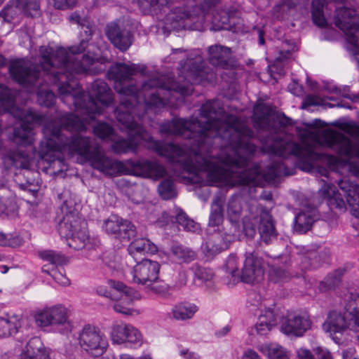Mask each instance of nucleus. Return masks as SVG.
<instances>
[{
	"label": "nucleus",
	"mask_w": 359,
	"mask_h": 359,
	"mask_svg": "<svg viewBox=\"0 0 359 359\" xmlns=\"http://www.w3.org/2000/svg\"><path fill=\"white\" fill-rule=\"evenodd\" d=\"M68 54L64 48L54 50L49 46L39 48L40 64L32 67L25 60H16L11 62L9 72L17 83L26 88L29 93H36L37 101L41 106L50 107L55 103V96L49 89V83L58 85V93L62 102L73 104L77 109L83 110V119L73 114L62 116L59 122L55 121L44 123L42 131L44 139L41 142L39 156L41 159L63 164V152L77 154L83 157L95 170L105 175H116L126 174L128 168L143 175L156 178L166 174L165 168L159 163L148 160H128L126 162L113 160L107 156L100 146L93 145L88 137L80 134L65 135L62 130L69 132L86 130V125L102 112L98 105H108L113 100V94L107 83L100 79L95 80L91 85L89 94L80 90L79 84L74 81V74L85 72L92 60L84 57L82 62H78L70 67L65 62Z\"/></svg>",
	"instance_id": "nucleus-1"
},
{
	"label": "nucleus",
	"mask_w": 359,
	"mask_h": 359,
	"mask_svg": "<svg viewBox=\"0 0 359 359\" xmlns=\"http://www.w3.org/2000/svg\"><path fill=\"white\" fill-rule=\"evenodd\" d=\"M133 124L117 121L128 132V139H116L111 148L115 153L136 151L141 140L158 156L165 157L182 172L196 174L206 172L210 183H226L232 185H249L260 173L259 167L245 169L248 166L256 147L250 142L254 133L239 119L224 114L218 101H208L200 109V119L175 118L160 126L163 135L180 136L191 140V147L186 149L173 143L155 140L142 126L135 121L140 118L145 111L125 110Z\"/></svg>",
	"instance_id": "nucleus-2"
},
{
	"label": "nucleus",
	"mask_w": 359,
	"mask_h": 359,
	"mask_svg": "<svg viewBox=\"0 0 359 359\" xmlns=\"http://www.w3.org/2000/svg\"><path fill=\"white\" fill-rule=\"evenodd\" d=\"M137 72L135 65L116 63L108 70L109 79L114 81V89L121 95L120 104L115 109L116 118L127 124H133L129 114L125 110L135 111L146 109L149 107H163L169 105L178 106L184 102V96L191 95L194 90L192 86L203 81L212 82L216 80V73L205 66L201 56L188 57L181 62L179 79L183 84L176 82L172 78L161 76L149 79L138 90L135 85L125 86L124 83L131 80Z\"/></svg>",
	"instance_id": "nucleus-3"
},
{
	"label": "nucleus",
	"mask_w": 359,
	"mask_h": 359,
	"mask_svg": "<svg viewBox=\"0 0 359 359\" xmlns=\"http://www.w3.org/2000/svg\"><path fill=\"white\" fill-rule=\"evenodd\" d=\"M193 1L196 5L191 9L189 7H180L168 13L166 20L170 22L172 28L199 29L205 22H210L216 29H226L234 23L226 11H217L212 15L209 13L211 8L220 0Z\"/></svg>",
	"instance_id": "nucleus-4"
},
{
	"label": "nucleus",
	"mask_w": 359,
	"mask_h": 359,
	"mask_svg": "<svg viewBox=\"0 0 359 359\" xmlns=\"http://www.w3.org/2000/svg\"><path fill=\"white\" fill-rule=\"evenodd\" d=\"M8 91L13 99V103L8 108L1 110V114L11 113L14 117L20 120V126L14 128V141L19 144L29 145L34 140V131L30 126L32 123H42L45 121V116L39 114L31 109H25L15 105V97L13 93L3 84H0V97H6L5 91Z\"/></svg>",
	"instance_id": "nucleus-5"
},
{
	"label": "nucleus",
	"mask_w": 359,
	"mask_h": 359,
	"mask_svg": "<svg viewBox=\"0 0 359 359\" xmlns=\"http://www.w3.org/2000/svg\"><path fill=\"white\" fill-rule=\"evenodd\" d=\"M344 313L330 311L323 324L325 331L331 334L349 330L359 333V292H351L346 299Z\"/></svg>",
	"instance_id": "nucleus-6"
},
{
	"label": "nucleus",
	"mask_w": 359,
	"mask_h": 359,
	"mask_svg": "<svg viewBox=\"0 0 359 359\" xmlns=\"http://www.w3.org/2000/svg\"><path fill=\"white\" fill-rule=\"evenodd\" d=\"M264 147L269 152L284 158L293 155L299 160V163L302 164V170H310L315 160L320 158V154L314 151L312 145L309 144H299L293 142H284L282 138L276 137L268 139Z\"/></svg>",
	"instance_id": "nucleus-7"
},
{
	"label": "nucleus",
	"mask_w": 359,
	"mask_h": 359,
	"mask_svg": "<svg viewBox=\"0 0 359 359\" xmlns=\"http://www.w3.org/2000/svg\"><path fill=\"white\" fill-rule=\"evenodd\" d=\"M86 222L77 215L69 213L60 222L58 231L62 237L67 239L68 245L75 250H81L89 245V235Z\"/></svg>",
	"instance_id": "nucleus-8"
},
{
	"label": "nucleus",
	"mask_w": 359,
	"mask_h": 359,
	"mask_svg": "<svg viewBox=\"0 0 359 359\" xmlns=\"http://www.w3.org/2000/svg\"><path fill=\"white\" fill-rule=\"evenodd\" d=\"M79 344L86 352L95 355H102L108 347V341L99 328L86 325L79 335Z\"/></svg>",
	"instance_id": "nucleus-9"
},
{
	"label": "nucleus",
	"mask_w": 359,
	"mask_h": 359,
	"mask_svg": "<svg viewBox=\"0 0 359 359\" xmlns=\"http://www.w3.org/2000/svg\"><path fill=\"white\" fill-rule=\"evenodd\" d=\"M334 24L346 35L347 41L356 46L359 38V17L355 9L341 7L335 11Z\"/></svg>",
	"instance_id": "nucleus-10"
},
{
	"label": "nucleus",
	"mask_w": 359,
	"mask_h": 359,
	"mask_svg": "<svg viewBox=\"0 0 359 359\" xmlns=\"http://www.w3.org/2000/svg\"><path fill=\"white\" fill-rule=\"evenodd\" d=\"M69 310L62 304L44 307L34 314L35 323L40 327L62 325L69 328Z\"/></svg>",
	"instance_id": "nucleus-11"
},
{
	"label": "nucleus",
	"mask_w": 359,
	"mask_h": 359,
	"mask_svg": "<svg viewBox=\"0 0 359 359\" xmlns=\"http://www.w3.org/2000/svg\"><path fill=\"white\" fill-rule=\"evenodd\" d=\"M322 138L325 144L339 155L346 158H359V144H353L344 135L334 130H325Z\"/></svg>",
	"instance_id": "nucleus-12"
},
{
	"label": "nucleus",
	"mask_w": 359,
	"mask_h": 359,
	"mask_svg": "<svg viewBox=\"0 0 359 359\" xmlns=\"http://www.w3.org/2000/svg\"><path fill=\"white\" fill-rule=\"evenodd\" d=\"M312 322L307 314L291 313L283 320L281 332L290 337H302L311 329Z\"/></svg>",
	"instance_id": "nucleus-13"
},
{
	"label": "nucleus",
	"mask_w": 359,
	"mask_h": 359,
	"mask_svg": "<svg viewBox=\"0 0 359 359\" xmlns=\"http://www.w3.org/2000/svg\"><path fill=\"white\" fill-rule=\"evenodd\" d=\"M20 11L31 17L40 15V4L39 0H17L16 4L7 5L1 12L0 16L4 20L11 22Z\"/></svg>",
	"instance_id": "nucleus-14"
},
{
	"label": "nucleus",
	"mask_w": 359,
	"mask_h": 359,
	"mask_svg": "<svg viewBox=\"0 0 359 359\" xmlns=\"http://www.w3.org/2000/svg\"><path fill=\"white\" fill-rule=\"evenodd\" d=\"M106 35L111 43L121 51H126L133 43V36L123 24L113 22L106 27Z\"/></svg>",
	"instance_id": "nucleus-15"
},
{
	"label": "nucleus",
	"mask_w": 359,
	"mask_h": 359,
	"mask_svg": "<svg viewBox=\"0 0 359 359\" xmlns=\"http://www.w3.org/2000/svg\"><path fill=\"white\" fill-rule=\"evenodd\" d=\"M262 260L255 252H246L241 280L247 283L260 282L264 276Z\"/></svg>",
	"instance_id": "nucleus-16"
},
{
	"label": "nucleus",
	"mask_w": 359,
	"mask_h": 359,
	"mask_svg": "<svg viewBox=\"0 0 359 359\" xmlns=\"http://www.w3.org/2000/svg\"><path fill=\"white\" fill-rule=\"evenodd\" d=\"M161 266L158 262L147 259L137 262L132 271L133 280L135 283L146 285L154 280L159 275Z\"/></svg>",
	"instance_id": "nucleus-17"
},
{
	"label": "nucleus",
	"mask_w": 359,
	"mask_h": 359,
	"mask_svg": "<svg viewBox=\"0 0 359 359\" xmlns=\"http://www.w3.org/2000/svg\"><path fill=\"white\" fill-rule=\"evenodd\" d=\"M24 324V318L21 314L0 313V339L12 337L20 332Z\"/></svg>",
	"instance_id": "nucleus-18"
},
{
	"label": "nucleus",
	"mask_w": 359,
	"mask_h": 359,
	"mask_svg": "<svg viewBox=\"0 0 359 359\" xmlns=\"http://www.w3.org/2000/svg\"><path fill=\"white\" fill-rule=\"evenodd\" d=\"M19 359H51L50 351L40 338L32 337L22 349Z\"/></svg>",
	"instance_id": "nucleus-19"
},
{
	"label": "nucleus",
	"mask_w": 359,
	"mask_h": 359,
	"mask_svg": "<svg viewBox=\"0 0 359 359\" xmlns=\"http://www.w3.org/2000/svg\"><path fill=\"white\" fill-rule=\"evenodd\" d=\"M3 163L7 170L12 168L29 170L32 163V158L25 151L17 149L5 155Z\"/></svg>",
	"instance_id": "nucleus-20"
},
{
	"label": "nucleus",
	"mask_w": 359,
	"mask_h": 359,
	"mask_svg": "<svg viewBox=\"0 0 359 359\" xmlns=\"http://www.w3.org/2000/svg\"><path fill=\"white\" fill-rule=\"evenodd\" d=\"M339 187L346 195L352 215L359 218V186L348 180L343 179L339 181Z\"/></svg>",
	"instance_id": "nucleus-21"
},
{
	"label": "nucleus",
	"mask_w": 359,
	"mask_h": 359,
	"mask_svg": "<svg viewBox=\"0 0 359 359\" xmlns=\"http://www.w3.org/2000/svg\"><path fill=\"white\" fill-rule=\"evenodd\" d=\"M231 50L221 45H213L208 48L209 62L215 67L229 69L231 66Z\"/></svg>",
	"instance_id": "nucleus-22"
},
{
	"label": "nucleus",
	"mask_w": 359,
	"mask_h": 359,
	"mask_svg": "<svg viewBox=\"0 0 359 359\" xmlns=\"http://www.w3.org/2000/svg\"><path fill=\"white\" fill-rule=\"evenodd\" d=\"M92 34L93 32L91 29L88 27H86L83 31V33L82 34V36L83 37V39H81L78 46H73L70 47L69 50L64 48L68 54V57L65 60V62L69 64L71 67L74 63L76 64V62H82L83 60V57L88 56L92 60L90 61V63H89V65H88V67L86 70V72L88 71L90 65L93 63L94 58L88 55H83L82 56L81 60H78V58L75 55L82 53L86 50L88 45L89 41L91 39Z\"/></svg>",
	"instance_id": "nucleus-23"
},
{
	"label": "nucleus",
	"mask_w": 359,
	"mask_h": 359,
	"mask_svg": "<svg viewBox=\"0 0 359 359\" xmlns=\"http://www.w3.org/2000/svg\"><path fill=\"white\" fill-rule=\"evenodd\" d=\"M272 109L271 107L264 103L256 104L253 110L252 121L254 127L262 131H269L271 129V119Z\"/></svg>",
	"instance_id": "nucleus-24"
},
{
	"label": "nucleus",
	"mask_w": 359,
	"mask_h": 359,
	"mask_svg": "<svg viewBox=\"0 0 359 359\" xmlns=\"http://www.w3.org/2000/svg\"><path fill=\"white\" fill-rule=\"evenodd\" d=\"M259 232L263 241L268 244L277 236L275 224L270 212L262 209L259 215Z\"/></svg>",
	"instance_id": "nucleus-25"
},
{
	"label": "nucleus",
	"mask_w": 359,
	"mask_h": 359,
	"mask_svg": "<svg viewBox=\"0 0 359 359\" xmlns=\"http://www.w3.org/2000/svg\"><path fill=\"white\" fill-rule=\"evenodd\" d=\"M129 255L135 262L143 259L142 257L146 254H153L157 251V247L145 238H137L134 240L128 248Z\"/></svg>",
	"instance_id": "nucleus-26"
},
{
	"label": "nucleus",
	"mask_w": 359,
	"mask_h": 359,
	"mask_svg": "<svg viewBox=\"0 0 359 359\" xmlns=\"http://www.w3.org/2000/svg\"><path fill=\"white\" fill-rule=\"evenodd\" d=\"M315 208L306 209L301 211L294 219V229L299 233H305L309 231L317 219Z\"/></svg>",
	"instance_id": "nucleus-27"
},
{
	"label": "nucleus",
	"mask_w": 359,
	"mask_h": 359,
	"mask_svg": "<svg viewBox=\"0 0 359 359\" xmlns=\"http://www.w3.org/2000/svg\"><path fill=\"white\" fill-rule=\"evenodd\" d=\"M320 193L325 197V199H327V205L332 209L336 208L342 211L346 210V202L334 185L325 183V186L320 190Z\"/></svg>",
	"instance_id": "nucleus-28"
},
{
	"label": "nucleus",
	"mask_w": 359,
	"mask_h": 359,
	"mask_svg": "<svg viewBox=\"0 0 359 359\" xmlns=\"http://www.w3.org/2000/svg\"><path fill=\"white\" fill-rule=\"evenodd\" d=\"M277 324V316L271 309H266L256 324V330L260 335H266Z\"/></svg>",
	"instance_id": "nucleus-29"
},
{
	"label": "nucleus",
	"mask_w": 359,
	"mask_h": 359,
	"mask_svg": "<svg viewBox=\"0 0 359 359\" xmlns=\"http://www.w3.org/2000/svg\"><path fill=\"white\" fill-rule=\"evenodd\" d=\"M228 243L223 240L219 234L212 236L203 245V250L206 257H212L226 250Z\"/></svg>",
	"instance_id": "nucleus-30"
},
{
	"label": "nucleus",
	"mask_w": 359,
	"mask_h": 359,
	"mask_svg": "<svg viewBox=\"0 0 359 359\" xmlns=\"http://www.w3.org/2000/svg\"><path fill=\"white\" fill-rule=\"evenodd\" d=\"M227 216L233 224H238L243 213V200L239 196H232L227 203Z\"/></svg>",
	"instance_id": "nucleus-31"
},
{
	"label": "nucleus",
	"mask_w": 359,
	"mask_h": 359,
	"mask_svg": "<svg viewBox=\"0 0 359 359\" xmlns=\"http://www.w3.org/2000/svg\"><path fill=\"white\" fill-rule=\"evenodd\" d=\"M223 221V201L220 197L216 196L212 202L208 225L212 227H219L222 224Z\"/></svg>",
	"instance_id": "nucleus-32"
},
{
	"label": "nucleus",
	"mask_w": 359,
	"mask_h": 359,
	"mask_svg": "<svg viewBox=\"0 0 359 359\" xmlns=\"http://www.w3.org/2000/svg\"><path fill=\"white\" fill-rule=\"evenodd\" d=\"M327 3V0H312V20L313 23L319 27H325L327 25L324 15V8Z\"/></svg>",
	"instance_id": "nucleus-33"
},
{
	"label": "nucleus",
	"mask_w": 359,
	"mask_h": 359,
	"mask_svg": "<svg viewBox=\"0 0 359 359\" xmlns=\"http://www.w3.org/2000/svg\"><path fill=\"white\" fill-rule=\"evenodd\" d=\"M172 255L181 263H190L197 258V253L190 248L175 245L171 248Z\"/></svg>",
	"instance_id": "nucleus-34"
},
{
	"label": "nucleus",
	"mask_w": 359,
	"mask_h": 359,
	"mask_svg": "<svg viewBox=\"0 0 359 359\" xmlns=\"http://www.w3.org/2000/svg\"><path fill=\"white\" fill-rule=\"evenodd\" d=\"M259 351L269 359H290L289 351L278 344L262 345Z\"/></svg>",
	"instance_id": "nucleus-35"
},
{
	"label": "nucleus",
	"mask_w": 359,
	"mask_h": 359,
	"mask_svg": "<svg viewBox=\"0 0 359 359\" xmlns=\"http://www.w3.org/2000/svg\"><path fill=\"white\" fill-rule=\"evenodd\" d=\"M39 256L43 260L56 266H62L68 262V259L64 255L51 250L41 251Z\"/></svg>",
	"instance_id": "nucleus-36"
},
{
	"label": "nucleus",
	"mask_w": 359,
	"mask_h": 359,
	"mask_svg": "<svg viewBox=\"0 0 359 359\" xmlns=\"http://www.w3.org/2000/svg\"><path fill=\"white\" fill-rule=\"evenodd\" d=\"M196 306L189 304H179L172 309L175 318L177 320H186L191 318L196 312Z\"/></svg>",
	"instance_id": "nucleus-37"
},
{
	"label": "nucleus",
	"mask_w": 359,
	"mask_h": 359,
	"mask_svg": "<svg viewBox=\"0 0 359 359\" xmlns=\"http://www.w3.org/2000/svg\"><path fill=\"white\" fill-rule=\"evenodd\" d=\"M158 191L164 200H170L177 196V191L172 180L168 178L163 180L158 186Z\"/></svg>",
	"instance_id": "nucleus-38"
},
{
	"label": "nucleus",
	"mask_w": 359,
	"mask_h": 359,
	"mask_svg": "<svg viewBox=\"0 0 359 359\" xmlns=\"http://www.w3.org/2000/svg\"><path fill=\"white\" fill-rule=\"evenodd\" d=\"M133 300L125 293L121 294L119 302L115 303L113 306L114 310L124 315H133L135 310L132 308Z\"/></svg>",
	"instance_id": "nucleus-39"
},
{
	"label": "nucleus",
	"mask_w": 359,
	"mask_h": 359,
	"mask_svg": "<svg viewBox=\"0 0 359 359\" xmlns=\"http://www.w3.org/2000/svg\"><path fill=\"white\" fill-rule=\"evenodd\" d=\"M136 235V228L133 224L126 219H122L116 238L121 241H128Z\"/></svg>",
	"instance_id": "nucleus-40"
},
{
	"label": "nucleus",
	"mask_w": 359,
	"mask_h": 359,
	"mask_svg": "<svg viewBox=\"0 0 359 359\" xmlns=\"http://www.w3.org/2000/svg\"><path fill=\"white\" fill-rule=\"evenodd\" d=\"M175 213V222L182 226L184 230L194 232L199 229L198 224L189 218L182 210H177Z\"/></svg>",
	"instance_id": "nucleus-41"
},
{
	"label": "nucleus",
	"mask_w": 359,
	"mask_h": 359,
	"mask_svg": "<svg viewBox=\"0 0 359 359\" xmlns=\"http://www.w3.org/2000/svg\"><path fill=\"white\" fill-rule=\"evenodd\" d=\"M93 133L102 140H113L115 135L113 128L102 122H99L94 126Z\"/></svg>",
	"instance_id": "nucleus-42"
},
{
	"label": "nucleus",
	"mask_w": 359,
	"mask_h": 359,
	"mask_svg": "<svg viewBox=\"0 0 359 359\" xmlns=\"http://www.w3.org/2000/svg\"><path fill=\"white\" fill-rule=\"evenodd\" d=\"M145 287L148 292L161 295L168 293L170 288V287L165 283L164 280H161L158 276L156 280L148 283Z\"/></svg>",
	"instance_id": "nucleus-43"
},
{
	"label": "nucleus",
	"mask_w": 359,
	"mask_h": 359,
	"mask_svg": "<svg viewBox=\"0 0 359 359\" xmlns=\"http://www.w3.org/2000/svg\"><path fill=\"white\" fill-rule=\"evenodd\" d=\"M291 273L287 269L274 266L270 273V280L273 283H285L290 280Z\"/></svg>",
	"instance_id": "nucleus-44"
},
{
	"label": "nucleus",
	"mask_w": 359,
	"mask_h": 359,
	"mask_svg": "<svg viewBox=\"0 0 359 359\" xmlns=\"http://www.w3.org/2000/svg\"><path fill=\"white\" fill-rule=\"evenodd\" d=\"M130 331L128 330V325L126 324H116L113 325L111 337L114 343L121 344L126 343V331Z\"/></svg>",
	"instance_id": "nucleus-45"
},
{
	"label": "nucleus",
	"mask_w": 359,
	"mask_h": 359,
	"mask_svg": "<svg viewBox=\"0 0 359 359\" xmlns=\"http://www.w3.org/2000/svg\"><path fill=\"white\" fill-rule=\"evenodd\" d=\"M284 168L285 165L281 161H274L268 166L264 175L269 180H275L284 174Z\"/></svg>",
	"instance_id": "nucleus-46"
},
{
	"label": "nucleus",
	"mask_w": 359,
	"mask_h": 359,
	"mask_svg": "<svg viewBox=\"0 0 359 359\" xmlns=\"http://www.w3.org/2000/svg\"><path fill=\"white\" fill-rule=\"evenodd\" d=\"M299 259L302 264L304 269H308L310 267H316L318 265L317 258L318 257V252L315 250H308L304 253L299 255Z\"/></svg>",
	"instance_id": "nucleus-47"
},
{
	"label": "nucleus",
	"mask_w": 359,
	"mask_h": 359,
	"mask_svg": "<svg viewBox=\"0 0 359 359\" xmlns=\"http://www.w3.org/2000/svg\"><path fill=\"white\" fill-rule=\"evenodd\" d=\"M122 218L116 215H111L104 222V229L109 234L114 235L116 238L118 230H120V224H121Z\"/></svg>",
	"instance_id": "nucleus-48"
},
{
	"label": "nucleus",
	"mask_w": 359,
	"mask_h": 359,
	"mask_svg": "<svg viewBox=\"0 0 359 359\" xmlns=\"http://www.w3.org/2000/svg\"><path fill=\"white\" fill-rule=\"evenodd\" d=\"M194 269L195 277L202 282L210 281L214 277V272L211 269L196 265Z\"/></svg>",
	"instance_id": "nucleus-49"
},
{
	"label": "nucleus",
	"mask_w": 359,
	"mask_h": 359,
	"mask_svg": "<svg viewBox=\"0 0 359 359\" xmlns=\"http://www.w3.org/2000/svg\"><path fill=\"white\" fill-rule=\"evenodd\" d=\"M292 56V50H280L279 55L275 59L273 64L271 66V68L276 69L277 72L280 73L282 67L285 62L290 59Z\"/></svg>",
	"instance_id": "nucleus-50"
},
{
	"label": "nucleus",
	"mask_w": 359,
	"mask_h": 359,
	"mask_svg": "<svg viewBox=\"0 0 359 359\" xmlns=\"http://www.w3.org/2000/svg\"><path fill=\"white\" fill-rule=\"evenodd\" d=\"M170 0H137L140 8L144 13L159 5L165 6L169 4Z\"/></svg>",
	"instance_id": "nucleus-51"
},
{
	"label": "nucleus",
	"mask_w": 359,
	"mask_h": 359,
	"mask_svg": "<svg viewBox=\"0 0 359 359\" xmlns=\"http://www.w3.org/2000/svg\"><path fill=\"white\" fill-rule=\"evenodd\" d=\"M243 228L245 234L250 238L256 233V219L251 216H245L243 219Z\"/></svg>",
	"instance_id": "nucleus-52"
},
{
	"label": "nucleus",
	"mask_w": 359,
	"mask_h": 359,
	"mask_svg": "<svg viewBox=\"0 0 359 359\" xmlns=\"http://www.w3.org/2000/svg\"><path fill=\"white\" fill-rule=\"evenodd\" d=\"M128 330L130 329V331H126V343L140 345L142 343V334L140 332L130 325H128Z\"/></svg>",
	"instance_id": "nucleus-53"
},
{
	"label": "nucleus",
	"mask_w": 359,
	"mask_h": 359,
	"mask_svg": "<svg viewBox=\"0 0 359 359\" xmlns=\"http://www.w3.org/2000/svg\"><path fill=\"white\" fill-rule=\"evenodd\" d=\"M77 0H48L49 5L57 10H67L73 8Z\"/></svg>",
	"instance_id": "nucleus-54"
},
{
	"label": "nucleus",
	"mask_w": 359,
	"mask_h": 359,
	"mask_svg": "<svg viewBox=\"0 0 359 359\" xmlns=\"http://www.w3.org/2000/svg\"><path fill=\"white\" fill-rule=\"evenodd\" d=\"M50 276L60 285L67 286L70 284V280L66 275L57 269L53 270Z\"/></svg>",
	"instance_id": "nucleus-55"
},
{
	"label": "nucleus",
	"mask_w": 359,
	"mask_h": 359,
	"mask_svg": "<svg viewBox=\"0 0 359 359\" xmlns=\"http://www.w3.org/2000/svg\"><path fill=\"white\" fill-rule=\"evenodd\" d=\"M237 259L234 255L228 257L226 263V269L228 273H230L233 277L238 275V266L236 265Z\"/></svg>",
	"instance_id": "nucleus-56"
},
{
	"label": "nucleus",
	"mask_w": 359,
	"mask_h": 359,
	"mask_svg": "<svg viewBox=\"0 0 359 359\" xmlns=\"http://www.w3.org/2000/svg\"><path fill=\"white\" fill-rule=\"evenodd\" d=\"M323 102V100L322 98H320L319 96L313 95H307L303 103H302V107L306 108L307 107L310 106H318L321 105Z\"/></svg>",
	"instance_id": "nucleus-57"
},
{
	"label": "nucleus",
	"mask_w": 359,
	"mask_h": 359,
	"mask_svg": "<svg viewBox=\"0 0 359 359\" xmlns=\"http://www.w3.org/2000/svg\"><path fill=\"white\" fill-rule=\"evenodd\" d=\"M343 273L341 270L336 271L333 274L328 276L326 278V283L331 287L340 281Z\"/></svg>",
	"instance_id": "nucleus-58"
},
{
	"label": "nucleus",
	"mask_w": 359,
	"mask_h": 359,
	"mask_svg": "<svg viewBox=\"0 0 359 359\" xmlns=\"http://www.w3.org/2000/svg\"><path fill=\"white\" fill-rule=\"evenodd\" d=\"M298 359H315L311 351L307 348H300L297 351Z\"/></svg>",
	"instance_id": "nucleus-59"
},
{
	"label": "nucleus",
	"mask_w": 359,
	"mask_h": 359,
	"mask_svg": "<svg viewBox=\"0 0 359 359\" xmlns=\"http://www.w3.org/2000/svg\"><path fill=\"white\" fill-rule=\"evenodd\" d=\"M315 352L318 359H333L330 352L322 347L316 348Z\"/></svg>",
	"instance_id": "nucleus-60"
},
{
	"label": "nucleus",
	"mask_w": 359,
	"mask_h": 359,
	"mask_svg": "<svg viewBox=\"0 0 359 359\" xmlns=\"http://www.w3.org/2000/svg\"><path fill=\"white\" fill-rule=\"evenodd\" d=\"M345 131L353 137H359V126L348 124L346 126Z\"/></svg>",
	"instance_id": "nucleus-61"
},
{
	"label": "nucleus",
	"mask_w": 359,
	"mask_h": 359,
	"mask_svg": "<svg viewBox=\"0 0 359 359\" xmlns=\"http://www.w3.org/2000/svg\"><path fill=\"white\" fill-rule=\"evenodd\" d=\"M109 284L113 289L116 290L117 291L121 292L120 295L123 293L127 294V292L125 291L126 287L123 283L121 282L110 280Z\"/></svg>",
	"instance_id": "nucleus-62"
},
{
	"label": "nucleus",
	"mask_w": 359,
	"mask_h": 359,
	"mask_svg": "<svg viewBox=\"0 0 359 359\" xmlns=\"http://www.w3.org/2000/svg\"><path fill=\"white\" fill-rule=\"evenodd\" d=\"M242 359H262L256 351L252 349L246 350L242 357Z\"/></svg>",
	"instance_id": "nucleus-63"
},
{
	"label": "nucleus",
	"mask_w": 359,
	"mask_h": 359,
	"mask_svg": "<svg viewBox=\"0 0 359 359\" xmlns=\"http://www.w3.org/2000/svg\"><path fill=\"white\" fill-rule=\"evenodd\" d=\"M14 240H11L6 234L0 233V245L1 246H13Z\"/></svg>",
	"instance_id": "nucleus-64"
}]
</instances>
